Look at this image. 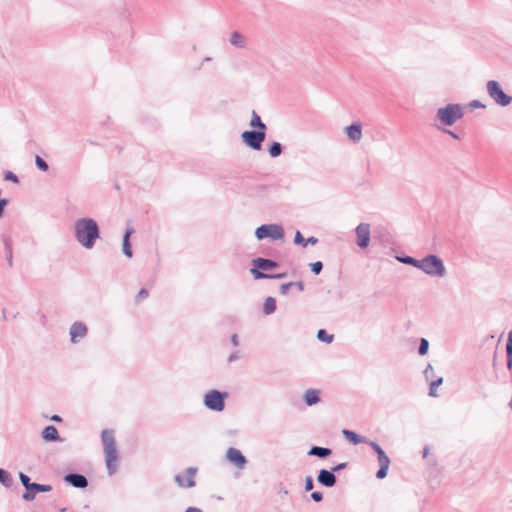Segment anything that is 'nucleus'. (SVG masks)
I'll return each mask as SVG.
<instances>
[{"label": "nucleus", "instance_id": "3c124183", "mask_svg": "<svg viewBox=\"0 0 512 512\" xmlns=\"http://www.w3.org/2000/svg\"><path fill=\"white\" fill-rule=\"evenodd\" d=\"M344 467H345V464L342 463V464H339L338 466H336L335 468H333L332 471H337V470H339L341 468H344Z\"/></svg>", "mask_w": 512, "mask_h": 512}, {"label": "nucleus", "instance_id": "a878e982", "mask_svg": "<svg viewBox=\"0 0 512 512\" xmlns=\"http://www.w3.org/2000/svg\"><path fill=\"white\" fill-rule=\"evenodd\" d=\"M263 310L267 315L273 313L276 310V300L272 297H268L265 300Z\"/></svg>", "mask_w": 512, "mask_h": 512}, {"label": "nucleus", "instance_id": "37998d69", "mask_svg": "<svg viewBox=\"0 0 512 512\" xmlns=\"http://www.w3.org/2000/svg\"><path fill=\"white\" fill-rule=\"evenodd\" d=\"M294 242L296 244H302V245H303V243H305V240L299 231H297L295 234Z\"/></svg>", "mask_w": 512, "mask_h": 512}, {"label": "nucleus", "instance_id": "c756f323", "mask_svg": "<svg viewBox=\"0 0 512 512\" xmlns=\"http://www.w3.org/2000/svg\"><path fill=\"white\" fill-rule=\"evenodd\" d=\"M443 383V378H439L438 380L436 381H433L431 384H430V392H429V395L430 396H433V397H437L438 394H437V388L439 385H441Z\"/></svg>", "mask_w": 512, "mask_h": 512}, {"label": "nucleus", "instance_id": "c85d7f7f", "mask_svg": "<svg viewBox=\"0 0 512 512\" xmlns=\"http://www.w3.org/2000/svg\"><path fill=\"white\" fill-rule=\"evenodd\" d=\"M282 148L280 143L273 142L272 145L269 148V154L271 157H277L281 154Z\"/></svg>", "mask_w": 512, "mask_h": 512}, {"label": "nucleus", "instance_id": "6ab92c4d", "mask_svg": "<svg viewBox=\"0 0 512 512\" xmlns=\"http://www.w3.org/2000/svg\"><path fill=\"white\" fill-rule=\"evenodd\" d=\"M463 116V108L459 104H450V125Z\"/></svg>", "mask_w": 512, "mask_h": 512}, {"label": "nucleus", "instance_id": "473e14b6", "mask_svg": "<svg viewBox=\"0 0 512 512\" xmlns=\"http://www.w3.org/2000/svg\"><path fill=\"white\" fill-rule=\"evenodd\" d=\"M19 478H20L22 484L24 485V487L27 489V491H29L31 488V485H32V483L30 482V478L23 473H20Z\"/></svg>", "mask_w": 512, "mask_h": 512}, {"label": "nucleus", "instance_id": "8fccbe9b", "mask_svg": "<svg viewBox=\"0 0 512 512\" xmlns=\"http://www.w3.org/2000/svg\"><path fill=\"white\" fill-rule=\"evenodd\" d=\"M51 420H52V421H56V422H60L62 419H61V417H60V416H58V415H53V416L51 417Z\"/></svg>", "mask_w": 512, "mask_h": 512}, {"label": "nucleus", "instance_id": "ddd939ff", "mask_svg": "<svg viewBox=\"0 0 512 512\" xmlns=\"http://www.w3.org/2000/svg\"><path fill=\"white\" fill-rule=\"evenodd\" d=\"M318 482L326 487H332L336 483V477L331 471L322 469L318 475Z\"/></svg>", "mask_w": 512, "mask_h": 512}, {"label": "nucleus", "instance_id": "f257e3e1", "mask_svg": "<svg viewBox=\"0 0 512 512\" xmlns=\"http://www.w3.org/2000/svg\"><path fill=\"white\" fill-rule=\"evenodd\" d=\"M106 468L110 475L114 474L119 465L120 457L116 448L113 430H103L101 433Z\"/></svg>", "mask_w": 512, "mask_h": 512}, {"label": "nucleus", "instance_id": "79ce46f5", "mask_svg": "<svg viewBox=\"0 0 512 512\" xmlns=\"http://www.w3.org/2000/svg\"><path fill=\"white\" fill-rule=\"evenodd\" d=\"M371 446L373 447L378 456L385 454L383 449L377 443L371 442Z\"/></svg>", "mask_w": 512, "mask_h": 512}, {"label": "nucleus", "instance_id": "09e8293b", "mask_svg": "<svg viewBox=\"0 0 512 512\" xmlns=\"http://www.w3.org/2000/svg\"><path fill=\"white\" fill-rule=\"evenodd\" d=\"M185 512H202V511L196 507H189Z\"/></svg>", "mask_w": 512, "mask_h": 512}, {"label": "nucleus", "instance_id": "1a4fd4ad", "mask_svg": "<svg viewBox=\"0 0 512 512\" xmlns=\"http://www.w3.org/2000/svg\"><path fill=\"white\" fill-rule=\"evenodd\" d=\"M196 469L188 468L182 474L175 477V481L182 488H191L195 486Z\"/></svg>", "mask_w": 512, "mask_h": 512}, {"label": "nucleus", "instance_id": "a18cd8bd", "mask_svg": "<svg viewBox=\"0 0 512 512\" xmlns=\"http://www.w3.org/2000/svg\"><path fill=\"white\" fill-rule=\"evenodd\" d=\"M5 179H6V180L13 181V182H15V183H17V182H18V178H17V176H16L14 173H12V172H8V173H6V175H5Z\"/></svg>", "mask_w": 512, "mask_h": 512}, {"label": "nucleus", "instance_id": "49530a36", "mask_svg": "<svg viewBox=\"0 0 512 512\" xmlns=\"http://www.w3.org/2000/svg\"><path fill=\"white\" fill-rule=\"evenodd\" d=\"M402 262L404 263H413L414 265H416L418 267V262L417 260L411 258V257H406V258H403L402 259Z\"/></svg>", "mask_w": 512, "mask_h": 512}, {"label": "nucleus", "instance_id": "cd10ccee", "mask_svg": "<svg viewBox=\"0 0 512 512\" xmlns=\"http://www.w3.org/2000/svg\"><path fill=\"white\" fill-rule=\"evenodd\" d=\"M292 286H296L300 291H302L304 289V285L302 282H297V283H286V284H282L280 286V292L282 294H287L289 288H291Z\"/></svg>", "mask_w": 512, "mask_h": 512}, {"label": "nucleus", "instance_id": "393cba45", "mask_svg": "<svg viewBox=\"0 0 512 512\" xmlns=\"http://www.w3.org/2000/svg\"><path fill=\"white\" fill-rule=\"evenodd\" d=\"M343 434L345 436V438L350 441L351 443L353 444H359L361 442H363V438L360 437L358 434H356L355 432L353 431H349V430H344L343 431Z\"/></svg>", "mask_w": 512, "mask_h": 512}, {"label": "nucleus", "instance_id": "ea45409f", "mask_svg": "<svg viewBox=\"0 0 512 512\" xmlns=\"http://www.w3.org/2000/svg\"><path fill=\"white\" fill-rule=\"evenodd\" d=\"M387 472H388V468L380 467V469L378 470L376 476L379 479H383V478L386 477Z\"/></svg>", "mask_w": 512, "mask_h": 512}, {"label": "nucleus", "instance_id": "f3484780", "mask_svg": "<svg viewBox=\"0 0 512 512\" xmlns=\"http://www.w3.org/2000/svg\"><path fill=\"white\" fill-rule=\"evenodd\" d=\"M132 233H133V228H128L123 237V245H122L123 253L128 258L132 257V249H131L130 240H129Z\"/></svg>", "mask_w": 512, "mask_h": 512}, {"label": "nucleus", "instance_id": "7ed1b4c3", "mask_svg": "<svg viewBox=\"0 0 512 512\" xmlns=\"http://www.w3.org/2000/svg\"><path fill=\"white\" fill-rule=\"evenodd\" d=\"M253 266L254 268L251 269V273L254 276L255 279H263V278H281L284 275L283 274H277L274 276L265 274L260 271L261 270H270L274 269L278 266V264L272 260L264 259V258H257L253 260Z\"/></svg>", "mask_w": 512, "mask_h": 512}, {"label": "nucleus", "instance_id": "5701e85b", "mask_svg": "<svg viewBox=\"0 0 512 512\" xmlns=\"http://www.w3.org/2000/svg\"><path fill=\"white\" fill-rule=\"evenodd\" d=\"M309 455L318 456V457H327L331 454V450L328 448L314 446L308 452Z\"/></svg>", "mask_w": 512, "mask_h": 512}, {"label": "nucleus", "instance_id": "f8f14e48", "mask_svg": "<svg viewBox=\"0 0 512 512\" xmlns=\"http://www.w3.org/2000/svg\"><path fill=\"white\" fill-rule=\"evenodd\" d=\"M50 485H42L37 483H32L29 491L23 494V499L27 501H31L35 498V493L37 492H49L51 490Z\"/></svg>", "mask_w": 512, "mask_h": 512}, {"label": "nucleus", "instance_id": "9d476101", "mask_svg": "<svg viewBox=\"0 0 512 512\" xmlns=\"http://www.w3.org/2000/svg\"><path fill=\"white\" fill-rule=\"evenodd\" d=\"M357 244L361 248H366L370 241V226L362 223L356 228Z\"/></svg>", "mask_w": 512, "mask_h": 512}, {"label": "nucleus", "instance_id": "c03bdc74", "mask_svg": "<svg viewBox=\"0 0 512 512\" xmlns=\"http://www.w3.org/2000/svg\"><path fill=\"white\" fill-rule=\"evenodd\" d=\"M311 498L315 501V502H320L322 501L323 499V495L321 492H313L311 494Z\"/></svg>", "mask_w": 512, "mask_h": 512}, {"label": "nucleus", "instance_id": "f704fd0d", "mask_svg": "<svg viewBox=\"0 0 512 512\" xmlns=\"http://www.w3.org/2000/svg\"><path fill=\"white\" fill-rule=\"evenodd\" d=\"M428 346V341L425 338H422L419 346V354L425 355L428 351Z\"/></svg>", "mask_w": 512, "mask_h": 512}, {"label": "nucleus", "instance_id": "412c9836", "mask_svg": "<svg viewBox=\"0 0 512 512\" xmlns=\"http://www.w3.org/2000/svg\"><path fill=\"white\" fill-rule=\"evenodd\" d=\"M437 116L441 122L437 127L445 131L446 126H448V107L439 109Z\"/></svg>", "mask_w": 512, "mask_h": 512}, {"label": "nucleus", "instance_id": "b1692460", "mask_svg": "<svg viewBox=\"0 0 512 512\" xmlns=\"http://www.w3.org/2000/svg\"><path fill=\"white\" fill-rule=\"evenodd\" d=\"M506 351L508 356L507 368L512 370V330L508 334Z\"/></svg>", "mask_w": 512, "mask_h": 512}, {"label": "nucleus", "instance_id": "6e6552de", "mask_svg": "<svg viewBox=\"0 0 512 512\" xmlns=\"http://www.w3.org/2000/svg\"><path fill=\"white\" fill-rule=\"evenodd\" d=\"M264 131H244L241 135L246 145L255 150L261 149V144L265 140Z\"/></svg>", "mask_w": 512, "mask_h": 512}, {"label": "nucleus", "instance_id": "a211bd4d", "mask_svg": "<svg viewBox=\"0 0 512 512\" xmlns=\"http://www.w3.org/2000/svg\"><path fill=\"white\" fill-rule=\"evenodd\" d=\"M42 437L45 441H57L59 434L56 427L50 425L44 428L42 431Z\"/></svg>", "mask_w": 512, "mask_h": 512}, {"label": "nucleus", "instance_id": "72a5a7b5", "mask_svg": "<svg viewBox=\"0 0 512 512\" xmlns=\"http://www.w3.org/2000/svg\"><path fill=\"white\" fill-rule=\"evenodd\" d=\"M149 296V291L145 288H142L138 294L136 295V301L142 302Z\"/></svg>", "mask_w": 512, "mask_h": 512}, {"label": "nucleus", "instance_id": "4c0bfd02", "mask_svg": "<svg viewBox=\"0 0 512 512\" xmlns=\"http://www.w3.org/2000/svg\"><path fill=\"white\" fill-rule=\"evenodd\" d=\"M313 479L311 476H307L305 478V490L306 491H311L313 489Z\"/></svg>", "mask_w": 512, "mask_h": 512}, {"label": "nucleus", "instance_id": "7c9ffc66", "mask_svg": "<svg viewBox=\"0 0 512 512\" xmlns=\"http://www.w3.org/2000/svg\"><path fill=\"white\" fill-rule=\"evenodd\" d=\"M317 337L319 340L330 343L333 339V335L328 334L325 330L320 329L317 333Z\"/></svg>", "mask_w": 512, "mask_h": 512}, {"label": "nucleus", "instance_id": "58836bf2", "mask_svg": "<svg viewBox=\"0 0 512 512\" xmlns=\"http://www.w3.org/2000/svg\"><path fill=\"white\" fill-rule=\"evenodd\" d=\"M469 106H470L471 108H473V109H474V108H485V107H486V105H485V104H483V103H482L481 101H479V100H473V101H471V102L469 103Z\"/></svg>", "mask_w": 512, "mask_h": 512}, {"label": "nucleus", "instance_id": "4be33fe9", "mask_svg": "<svg viewBox=\"0 0 512 512\" xmlns=\"http://www.w3.org/2000/svg\"><path fill=\"white\" fill-rule=\"evenodd\" d=\"M250 126L252 128H258V131H264L266 130V125L261 121L260 116L253 111L252 112V119L250 121Z\"/></svg>", "mask_w": 512, "mask_h": 512}, {"label": "nucleus", "instance_id": "864d4df0", "mask_svg": "<svg viewBox=\"0 0 512 512\" xmlns=\"http://www.w3.org/2000/svg\"><path fill=\"white\" fill-rule=\"evenodd\" d=\"M509 405H510V407L512 408V397H511V401H510V404H509Z\"/></svg>", "mask_w": 512, "mask_h": 512}, {"label": "nucleus", "instance_id": "4468645a", "mask_svg": "<svg viewBox=\"0 0 512 512\" xmlns=\"http://www.w3.org/2000/svg\"><path fill=\"white\" fill-rule=\"evenodd\" d=\"M86 332L87 328L82 322L74 323L70 329L72 342H76L78 339L84 337Z\"/></svg>", "mask_w": 512, "mask_h": 512}, {"label": "nucleus", "instance_id": "9b49d317", "mask_svg": "<svg viewBox=\"0 0 512 512\" xmlns=\"http://www.w3.org/2000/svg\"><path fill=\"white\" fill-rule=\"evenodd\" d=\"M226 457L228 461L234 464L238 469H243L246 464V458L241 451L236 448H229Z\"/></svg>", "mask_w": 512, "mask_h": 512}, {"label": "nucleus", "instance_id": "423d86ee", "mask_svg": "<svg viewBox=\"0 0 512 512\" xmlns=\"http://www.w3.org/2000/svg\"><path fill=\"white\" fill-rule=\"evenodd\" d=\"M418 267L427 274L432 275H443L445 270L442 261L437 259L435 256H429L419 261Z\"/></svg>", "mask_w": 512, "mask_h": 512}, {"label": "nucleus", "instance_id": "a19ab883", "mask_svg": "<svg viewBox=\"0 0 512 512\" xmlns=\"http://www.w3.org/2000/svg\"><path fill=\"white\" fill-rule=\"evenodd\" d=\"M9 480H10L9 474L7 472H5L4 470L0 469V481L2 483H6Z\"/></svg>", "mask_w": 512, "mask_h": 512}, {"label": "nucleus", "instance_id": "de8ad7c7", "mask_svg": "<svg viewBox=\"0 0 512 512\" xmlns=\"http://www.w3.org/2000/svg\"><path fill=\"white\" fill-rule=\"evenodd\" d=\"M317 241H318L317 238L309 237L307 240H305V243H303V246L305 247L308 243L309 244H316Z\"/></svg>", "mask_w": 512, "mask_h": 512}, {"label": "nucleus", "instance_id": "e433bc0d", "mask_svg": "<svg viewBox=\"0 0 512 512\" xmlns=\"http://www.w3.org/2000/svg\"><path fill=\"white\" fill-rule=\"evenodd\" d=\"M311 270L315 274H319L322 270V263L320 261L314 262L310 264Z\"/></svg>", "mask_w": 512, "mask_h": 512}, {"label": "nucleus", "instance_id": "c9c22d12", "mask_svg": "<svg viewBox=\"0 0 512 512\" xmlns=\"http://www.w3.org/2000/svg\"><path fill=\"white\" fill-rule=\"evenodd\" d=\"M36 165L42 171H46L48 169L47 163L39 156H36Z\"/></svg>", "mask_w": 512, "mask_h": 512}, {"label": "nucleus", "instance_id": "39448f33", "mask_svg": "<svg viewBox=\"0 0 512 512\" xmlns=\"http://www.w3.org/2000/svg\"><path fill=\"white\" fill-rule=\"evenodd\" d=\"M255 235L259 240L265 238L281 240L284 237V230L277 224L262 225L256 229Z\"/></svg>", "mask_w": 512, "mask_h": 512}, {"label": "nucleus", "instance_id": "0eeeda50", "mask_svg": "<svg viewBox=\"0 0 512 512\" xmlns=\"http://www.w3.org/2000/svg\"><path fill=\"white\" fill-rule=\"evenodd\" d=\"M226 393H220L217 390H210L204 397V404L211 410L222 411L224 409V399Z\"/></svg>", "mask_w": 512, "mask_h": 512}, {"label": "nucleus", "instance_id": "aec40b11", "mask_svg": "<svg viewBox=\"0 0 512 512\" xmlns=\"http://www.w3.org/2000/svg\"><path fill=\"white\" fill-rule=\"evenodd\" d=\"M304 398H305V402L308 406H311L313 404H316L319 402V396H318V391L316 390H313V389H309L305 392V395H304Z\"/></svg>", "mask_w": 512, "mask_h": 512}, {"label": "nucleus", "instance_id": "dca6fc26", "mask_svg": "<svg viewBox=\"0 0 512 512\" xmlns=\"http://www.w3.org/2000/svg\"><path fill=\"white\" fill-rule=\"evenodd\" d=\"M65 479L77 488H85L88 484L87 479L83 475L79 474H68Z\"/></svg>", "mask_w": 512, "mask_h": 512}, {"label": "nucleus", "instance_id": "603ef678", "mask_svg": "<svg viewBox=\"0 0 512 512\" xmlns=\"http://www.w3.org/2000/svg\"><path fill=\"white\" fill-rule=\"evenodd\" d=\"M450 137L458 138V136L455 133H453L452 131H450Z\"/></svg>", "mask_w": 512, "mask_h": 512}, {"label": "nucleus", "instance_id": "bb28decb", "mask_svg": "<svg viewBox=\"0 0 512 512\" xmlns=\"http://www.w3.org/2000/svg\"><path fill=\"white\" fill-rule=\"evenodd\" d=\"M230 41L233 45H235L237 47H243L245 44L244 37L239 32H236V31L231 34Z\"/></svg>", "mask_w": 512, "mask_h": 512}, {"label": "nucleus", "instance_id": "f03ea898", "mask_svg": "<svg viewBox=\"0 0 512 512\" xmlns=\"http://www.w3.org/2000/svg\"><path fill=\"white\" fill-rule=\"evenodd\" d=\"M75 234L78 242L87 249L93 247L94 242L99 238V229L93 219L83 218L75 223Z\"/></svg>", "mask_w": 512, "mask_h": 512}, {"label": "nucleus", "instance_id": "2f4dec72", "mask_svg": "<svg viewBox=\"0 0 512 512\" xmlns=\"http://www.w3.org/2000/svg\"><path fill=\"white\" fill-rule=\"evenodd\" d=\"M378 462L380 467L389 468L390 465V459L386 454H383L381 456H378Z\"/></svg>", "mask_w": 512, "mask_h": 512}, {"label": "nucleus", "instance_id": "20e7f679", "mask_svg": "<svg viewBox=\"0 0 512 512\" xmlns=\"http://www.w3.org/2000/svg\"><path fill=\"white\" fill-rule=\"evenodd\" d=\"M487 93L498 105L507 106L512 102V97L507 95L495 80L487 82Z\"/></svg>", "mask_w": 512, "mask_h": 512}, {"label": "nucleus", "instance_id": "2eb2a0df", "mask_svg": "<svg viewBox=\"0 0 512 512\" xmlns=\"http://www.w3.org/2000/svg\"><path fill=\"white\" fill-rule=\"evenodd\" d=\"M346 135L350 140L354 142L359 141L362 137L361 124L356 123L346 127Z\"/></svg>", "mask_w": 512, "mask_h": 512}]
</instances>
